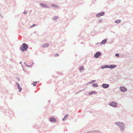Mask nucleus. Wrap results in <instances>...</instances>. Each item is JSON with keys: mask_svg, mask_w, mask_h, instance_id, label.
Here are the masks:
<instances>
[{"mask_svg": "<svg viewBox=\"0 0 133 133\" xmlns=\"http://www.w3.org/2000/svg\"><path fill=\"white\" fill-rule=\"evenodd\" d=\"M28 47V46L27 44L23 43L20 46V50L22 52H24L26 51Z\"/></svg>", "mask_w": 133, "mask_h": 133, "instance_id": "1", "label": "nucleus"}, {"mask_svg": "<svg viewBox=\"0 0 133 133\" xmlns=\"http://www.w3.org/2000/svg\"><path fill=\"white\" fill-rule=\"evenodd\" d=\"M115 124L117 125H119V127L121 130L122 131L124 130L125 127L124 126V124H123L122 122H116Z\"/></svg>", "mask_w": 133, "mask_h": 133, "instance_id": "2", "label": "nucleus"}, {"mask_svg": "<svg viewBox=\"0 0 133 133\" xmlns=\"http://www.w3.org/2000/svg\"><path fill=\"white\" fill-rule=\"evenodd\" d=\"M40 5L43 8H50L48 5H47L46 4H44V3H40Z\"/></svg>", "mask_w": 133, "mask_h": 133, "instance_id": "3", "label": "nucleus"}, {"mask_svg": "<svg viewBox=\"0 0 133 133\" xmlns=\"http://www.w3.org/2000/svg\"><path fill=\"white\" fill-rule=\"evenodd\" d=\"M49 121L51 122H55L57 121V120L54 117H50L49 119Z\"/></svg>", "mask_w": 133, "mask_h": 133, "instance_id": "4", "label": "nucleus"}, {"mask_svg": "<svg viewBox=\"0 0 133 133\" xmlns=\"http://www.w3.org/2000/svg\"><path fill=\"white\" fill-rule=\"evenodd\" d=\"M101 53L99 52H97L96 54L94 55V57L95 58H97L101 55Z\"/></svg>", "mask_w": 133, "mask_h": 133, "instance_id": "5", "label": "nucleus"}, {"mask_svg": "<svg viewBox=\"0 0 133 133\" xmlns=\"http://www.w3.org/2000/svg\"><path fill=\"white\" fill-rule=\"evenodd\" d=\"M120 89L121 91L123 92H125L127 90V89L124 87H120Z\"/></svg>", "mask_w": 133, "mask_h": 133, "instance_id": "6", "label": "nucleus"}, {"mask_svg": "<svg viewBox=\"0 0 133 133\" xmlns=\"http://www.w3.org/2000/svg\"><path fill=\"white\" fill-rule=\"evenodd\" d=\"M104 15V13L103 12H101L96 15L97 17H100L101 16H103Z\"/></svg>", "mask_w": 133, "mask_h": 133, "instance_id": "7", "label": "nucleus"}, {"mask_svg": "<svg viewBox=\"0 0 133 133\" xmlns=\"http://www.w3.org/2000/svg\"><path fill=\"white\" fill-rule=\"evenodd\" d=\"M110 105L113 107H116L117 105V103L114 102H112L110 103Z\"/></svg>", "mask_w": 133, "mask_h": 133, "instance_id": "8", "label": "nucleus"}, {"mask_svg": "<svg viewBox=\"0 0 133 133\" xmlns=\"http://www.w3.org/2000/svg\"><path fill=\"white\" fill-rule=\"evenodd\" d=\"M16 84L17 86V87L19 91L20 92L22 90L21 88L20 87V85L18 83L16 82Z\"/></svg>", "mask_w": 133, "mask_h": 133, "instance_id": "9", "label": "nucleus"}, {"mask_svg": "<svg viewBox=\"0 0 133 133\" xmlns=\"http://www.w3.org/2000/svg\"><path fill=\"white\" fill-rule=\"evenodd\" d=\"M49 46V44L48 43H47L44 44L42 45V47L43 48H47Z\"/></svg>", "mask_w": 133, "mask_h": 133, "instance_id": "10", "label": "nucleus"}, {"mask_svg": "<svg viewBox=\"0 0 133 133\" xmlns=\"http://www.w3.org/2000/svg\"><path fill=\"white\" fill-rule=\"evenodd\" d=\"M116 66V65H111L109 66H108V68L109 67L110 69H112L115 68Z\"/></svg>", "mask_w": 133, "mask_h": 133, "instance_id": "11", "label": "nucleus"}, {"mask_svg": "<svg viewBox=\"0 0 133 133\" xmlns=\"http://www.w3.org/2000/svg\"><path fill=\"white\" fill-rule=\"evenodd\" d=\"M102 86L104 88H107L109 87V85L107 84H103Z\"/></svg>", "mask_w": 133, "mask_h": 133, "instance_id": "12", "label": "nucleus"}, {"mask_svg": "<svg viewBox=\"0 0 133 133\" xmlns=\"http://www.w3.org/2000/svg\"><path fill=\"white\" fill-rule=\"evenodd\" d=\"M106 41L107 39H104V40H103V41H102V42L100 44H104L106 42Z\"/></svg>", "mask_w": 133, "mask_h": 133, "instance_id": "13", "label": "nucleus"}, {"mask_svg": "<svg viewBox=\"0 0 133 133\" xmlns=\"http://www.w3.org/2000/svg\"><path fill=\"white\" fill-rule=\"evenodd\" d=\"M51 5V6L57 8H58V7H59V6L57 5L56 4H52Z\"/></svg>", "mask_w": 133, "mask_h": 133, "instance_id": "14", "label": "nucleus"}, {"mask_svg": "<svg viewBox=\"0 0 133 133\" xmlns=\"http://www.w3.org/2000/svg\"><path fill=\"white\" fill-rule=\"evenodd\" d=\"M58 18V17L57 16H54V17H53L52 18V19L53 20L55 21Z\"/></svg>", "mask_w": 133, "mask_h": 133, "instance_id": "15", "label": "nucleus"}, {"mask_svg": "<svg viewBox=\"0 0 133 133\" xmlns=\"http://www.w3.org/2000/svg\"><path fill=\"white\" fill-rule=\"evenodd\" d=\"M37 83V81L33 82L32 83V84L34 86H35L36 85V84Z\"/></svg>", "mask_w": 133, "mask_h": 133, "instance_id": "16", "label": "nucleus"}, {"mask_svg": "<svg viewBox=\"0 0 133 133\" xmlns=\"http://www.w3.org/2000/svg\"><path fill=\"white\" fill-rule=\"evenodd\" d=\"M108 68V66L107 65H105V66H101V69H104L105 68Z\"/></svg>", "mask_w": 133, "mask_h": 133, "instance_id": "17", "label": "nucleus"}, {"mask_svg": "<svg viewBox=\"0 0 133 133\" xmlns=\"http://www.w3.org/2000/svg\"><path fill=\"white\" fill-rule=\"evenodd\" d=\"M92 86H94V87H96L98 86V85L97 84L95 83L94 84H93L92 85Z\"/></svg>", "mask_w": 133, "mask_h": 133, "instance_id": "18", "label": "nucleus"}, {"mask_svg": "<svg viewBox=\"0 0 133 133\" xmlns=\"http://www.w3.org/2000/svg\"><path fill=\"white\" fill-rule=\"evenodd\" d=\"M95 82V81L92 80V81H91L89 83L90 84H91L93 83H94Z\"/></svg>", "mask_w": 133, "mask_h": 133, "instance_id": "19", "label": "nucleus"}, {"mask_svg": "<svg viewBox=\"0 0 133 133\" xmlns=\"http://www.w3.org/2000/svg\"><path fill=\"white\" fill-rule=\"evenodd\" d=\"M121 22V20H116L115 21V22L116 23H119Z\"/></svg>", "mask_w": 133, "mask_h": 133, "instance_id": "20", "label": "nucleus"}, {"mask_svg": "<svg viewBox=\"0 0 133 133\" xmlns=\"http://www.w3.org/2000/svg\"><path fill=\"white\" fill-rule=\"evenodd\" d=\"M66 115L63 118V119H62V120L63 121H64L66 119Z\"/></svg>", "mask_w": 133, "mask_h": 133, "instance_id": "21", "label": "nucleus"}, {"mask_svg": "<svg viewBox=\"0 0 133 133\" xmlns=\"http://www.w3.org/2000/svg\"><path fill=\"white\" fill-rule=\"evenodd\" d=\"M79 70H80V71H81V70H83L84 69V68H83V66H81V67L79 68Z\"/></svg>", "mask_w": 133, "mask_h": 133, "instance_id": "22", "label": "nucleus"}, {"mask_svg": "<svg viewBox=\"0 0 133 133\" xmlns=\"http://www.w3.org/2000/svg\"><path fill=\"white\" fill-rule=\"evenodd\" d=\"M102 21L103 19H101L100 20H99L98 21V23H101L102 22Z\"/></svg>", "mask_w": 133, "mask_h": 133, "instance_id": "23", "label": "nucleus"}, {"mask_svg": "<svg viewBox=\"0 0 133 133\" xmlns=\"http://www.w3.org/2000/svg\"><path fill=\"white\" fill-rule=\"evenodd\" d=\"M95 93H96L95 92V91H93L91 92H90L89 93V94L90 95L92 94H95Z\"/></svg>", "mask_w": 133, "mask_h": 133, "instance_id": "24", "label": "nucleus"}, {"mask_svg": "<svg viewBox=\"0 0 133 133\" xmlns=\"http://www.w3.org/2000/svg\"><path fill=\"white\" fill-rule=\"evenodd\" d=\"M36 24H34L31 26V27L32 28V27H34V26H36Z\"/></svg>", "mask_w": 133, "mask_h": 133, "instance_id": "25", "label": "nucleus"}, {"mask_svg": "<svg viewBox=\"0 0 133 133\" xmlns=\"http://www.w3.org/2000/svg\"><path fill=\"white\" fill-rule=\"evenodd\" d=\"M23 13H24V14H26L27 13V11L25 10V11H24V12H23Z\"/></svg>", "mask_w": 133, "mask_h": 133, "instance_id": "26", "label": "nucleus"}, {"mask_svg": "<svg viewBox=\"0 0 133 133\" xmlns=\"http://www.w3.org/2000/svg\"><path fill=\"white\" fill-rule=\"evenodd\" d=\"M57 74H60V75H62V73L61 72H57Z\"/></svg>", "mask_w": 133, "mask_h": 133, "instance_id": "27", "label": "nucleus"}, {"mask_svg": "<svg viewBox=\"0 0 133 133\" xmlns=\"http://www.w3.org/2000/svg\"><path fill=\"white\" fill-rule=\"evenodd\" d=\"M59 55L58 54H56L55 55V56L56 57H57V56H59Z\"/></svg>", "mask_w": 133, "mask_h": 133, "instance_id": "28", "label": "nucleus"}, {"mask_svg": "<svg viewBox=\"0 0 133 133\" xmlns=\"http://www.w3.org/2000/svg\"><path fill=\"white\" fill-rule=\"evenodd\" d=\"M16 78H17V80L18 81H20V78H19L18 77H16Z\"/></svg>", "mask_w": 133, "mask_h": 133, "instance_id": "29", "label": "nucleus"}, {"mask_svg": "<svg viewBox=\"0 0 133 133\" xmlns=\"http://www.w3.org/2000/svg\"><path fill=\"white\" fill-rule=\"evenodd\" d=\"M116 56L117 57H119V55L118 54H116Z\"/></svg>", "mask_w": 133, "mask_h": 133, "instance_id": "30", "label": "nucleus"}, {"mask_svg": "<svg viewBox=\"0 0 133 133\" xmlns=\"http://www.w3.org/2000/svg\"><path fill=\"white\" fill-rule=\"evenodd\" d=\"M32 65H27L28 66V67H30Z\"/></svg>", "mask_w": 133, "mask_h": 133, "instance_id": "31", "label": "nucleus"}, {"mask_svg": "<svg viewBox=\"0 0 133 133\" xmlns=\"http://www.w3.org/2000/svg\"><path fill=\"white\" fill-rule=\"evenodd\" d=\"M22 67H23V70H24V71L25 70H24V68H23V66L22 65Z\"/></svg>", "mask_w": 133, "mask_h": 133, "instance_id": "32", "label": "nucleus"}, {"mask_svg": "<svg viewBox=\"0 0 133 133\" xmlns=\"http://www.w3.org/2000/svg\"><path fill=\"white\" fill-rule=\"evenodd\" d=\"M48 102H49V103H50V100H49L48 101Z\"/></svg>", "mask_w": 133, "mask_h": 133, "instance_id": "33", "label": "nucleus"}, {"mask_svg": "<svg viewBox=\"0 0 133 133\" xmlns=\"http://www.w3.org/2000/svg\"><path fill=\"white\" fill-rule=\"evenodd\" d=\"M24 64H25H25H26V62H24Z\"/></svg>", "mask_w": 133, "mask_h": 133, "instance_id": "34", "label": "nucleus"}, {"mask_svg": "<svg viewBox=\"0 0 133 133\" xmlns=\"http://www.w3.org/2000/svg\"><path fill=\"white\" fill-rule=\"evenodd\" d=\"M21 63H22V62H20L19 64H21Z\"/></svg>", "mask_w": 133, "mask_h": 133, "instance_id": "35", "label": "nucleus"}, {"mask_svg": "<svg viewBox=\"0 0 133 133\" xmlns=\"http://www.w3.org/2000/svg\"><path fill=\"white\" fill-rule=\"evenodd\" d=\"M27 65H27V64H25V65H26V66H28Z\"/></svg>", "mask_w": 133, "mask_h": 133, "instance_id": "36", "label": "nucleus"}]
</instances>
